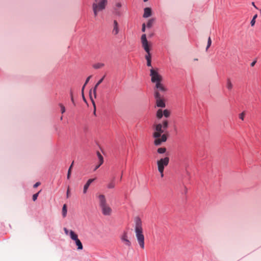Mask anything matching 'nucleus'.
Returning a JSON list of instances; mask_svg holds the SVG:
<instances>
[{"instance_id":"obj_1","label":"nucleus","mask_w":261,"mask_h":261,"mask_svg":"<svg viewBox=\"0 0 261 261\" xmlns=\"http://www.w3.org/2000/svg\"><path fill=\"white\" fill-rule=\"evenodd\" d=\"M135 236L137 240V242L142 249H144L145 243H144V236L143 234V229L142 227V222L141 220L137 217L135 220Z\"/></svg>"},{"instance_id":"obj_2","label":"nucleus","mask_w":261,"mask_h":261,"mask_svg":"<svg viewBox=\"0 0 261 261\" xmlns=\"http://www.w3.org/2000/svg\"><path fill=\"white\" fill-rule=\"evenodd\" d=\"M154 132L153 133V137L155 139L154 144L156 146L160 145L163 142L166 141L167 137L166 134H162L164 130L162 128V125L161 123L154 125Z\"/></svg>"},{"instance_id":"obj_3","label":"nucleus","mask_w":261,"mask_h":261,"mask_svg":"<svg viewBox=\"0 0 261 261\" xmlns=\"http://www.w3.org/2000/svg\"><path fill=\"white\" fill-rule=\"evenodd\" d=\"M98 198L102 214L105 216H110L112 213V209L108 204L105 196L99 194Z\"/></svg>"},{"instance_id":"obj_4","label":"nucleus","mask_w":261,"mask_h":261,"mask_svg":"<svg viewBox=\"0 0 261 261\" xmlns=\"http://www.w3.org/2000/svg\"><path fill=\"white\" fill-rule=\"evenodd\" d=\"M108 4L107 0L94 1L92 4V10L94 17H96L98 13L105 9Z\"/></svg>"},{"instance_id":"obj_5","label":"nucleus","mask_w":261,"mask_h":261,"mask_svg":"<svg viewBox=\"0 0 261 261\" xmlns=\"http://www.w3.org/2000/svg\"><path fill=\"white\" fill-rule=\"evenodd\" d=\"M169 163V158L166 156L161 158L156 161L157 167L161 177H164V170L165 167L167 166Z\"/></svg>"},{"instance_id":"obj_6","label":"nucleus","mask_w":261,"mask_h":261,"mask_svg":"<svg viewBox=\"0 0 261 261\" xmlns=\"http://www.w3.org/2000/svg\"><path fill=\"white\" fill-rule=\"evenodd\" d=\"M141 42L142 46L144 48L145 51L147 53V55L145 56V59L147 61L148 60H151V55L150 53V49L148 45L146 36L145 34H143L141 36Z\"/></svg>"},{"instance_id":"obj_7","label":"nucleus","mask_w":261,"mask_h":261,"mask_svg":"<svg viewBox=\"0 0 261 261\" xmlns=\"http://www.w3.org/2000/svg\"><path fill=\"white\" fill-rule=\"evenodd\" d=\"M150 76H151V81L153 83H155L156 84V83H162L163 81V77L161 75H160L157 70L151 68L150 70Z\"/></svg>"},{"instance_id":"obj_8","label":"nucleus","mask_w":261,"mask_h":261,"mask_svg":"<svg viewBox=\"0 0 261 261\" xmlns=\"http://www.w3.org/2000/svg\"><path fill=\"white\" fill-rule=\"evenodd\" d=\"M167 91V88L162 83H156L154 88V96H155L156 93L159 94H162V93H165Z\"/></svg>"},{"instance_id":"obj_9","label":"nucleus","mask_w":261,"mask_h":261,"mask_svg":"<svg viewBox=\"0 0 261 261\" xmlns=\"http://www.w3.org/2000/svg\"><path fill=\"white\" fill-rule=\"evenodd\" d=\"M69 234L71 239L75 241V243L76 246H77V249H83V246L82 243H81V241L78 239L77 235L76 233H75V232L72 230L70 231Z\"/></svg>"},{"instance_id":"obj_10","label":"nucleus","mask_w":261,"mask_h":261,"mask_svg":"<svg viewBox=\"0 0 261 261\" xmlns=\"http://www.w3.org/2000/svg\"><path fill=\"white\" fill-rule=\"evenodd\" d=\"M154 96L156 101V105L158 107L165 108L166 107L163 95L156 93L155 96Z\"/></svg>"},{"instance_id":"obj_11","label":"nucleus","mask_w":261,"mask_h":261,"mask_svg":"<svg viewBox=\"0 0 261 261\" xmlns=\"http://www.w3.org/2000/svg\"><path fill=\"white\" fill-rule=\"evenodd\" d=\"M120 239L125 245L128 247H130L131 246V242L128 239L127 232H123L120 237Z\"/></svg>"},{"instance_id":"obj_12","label":"nucleus","mask_w":261,"mask_h":261,"mask_svg":"<svg viewBox=\"0 0 261 261\" xmlns=\"http://www.w3.org/2000/svg\"><path fill=\"white\" fill-rule=\"evenodd\" d=\"M119 28L118 23L117 20H114L113 21V28L112 33L114 35H117L119 33Z\"/></svg>"},{"instance_id":"obj_13","label":"nucleus","mask_w":261,"mask_h":261,"mask_svg":"<svg viewBox=\"0 0 261 261\" xmlns=\"http://www.w3.org/2000/svg\"><path fill=\"white\" fill-rule=\"evenodd\" d=\"M97 155L99 160V164L95 167L94 171L96 170L103 163V158L99 151L97 152Z\"/></svg>"},{"instance_id":"obj_14","label":"nucleus","mask_w":261,"mask_h":261,"mask_svg":"<svg viewBox=\"0 0 261 261\" xmlns=\"http://www.w3.org/2000/svg\"><path fill=\"white\" fill-rule=\"evenodd\" d=\"M95 179V178H91L88 179L86 184L84 186L83 193L86 194L90 184Z\"/></svg>"},{"instance_id":"obj_15","label":"nucleus","mask_w":261,"mask_h":261,"mask_svg":"<svg viewBox=\"0 0 261 261\" xmlns=\"http://www.w3.org/2000/svg\"><path fill=\"white\" fill-rule=\"evenodd\" d=\"M143 17L147 18L151 15V9L150 8H145L144 9Z\"/></svg>"},{"instance_id":"obj_16","label":"nucleus","mask_w":261,"mask_h":261,"mask_svg":"<svg viewBox=\"0 0 261 261\" xmlns=\"http://www.w3.org/2000/svg\"><path fill=\"white\" fill-rule=\"evenodd\" d=\"M115 187V178H114L107 185L108 189H114Z\"/></svg>"},{"instance_id":"obj_17","label":"nucleus","mask_w":261,"mask_h":261,"mask_svg":"<svg viewBox=\"0 0 261 261\" xmlns=\"http://www.w3.org/2000/svg\"><path fill=\"white\" fill-rule=\"evenodd\" d=\"M226 87L228 90L230 91L232 89L233 85L230 79H227L226 82Z\"/></svg>"},{"instance_id":"obj_18","label":"nucleus","mask_w":261,"mask_h":261,"mask_svg":"<svg viewBox=\"0 0 261 261\" xmlns=\"http://www.w3.org/2000/svg\"><path fill=\"white\" fill-rule=\"evenodd\" d=\"M105 66V64L102 63H97L94 64L93 65V67L95 69H99L102 68Z\"/></svg>"},{"instance_id":"obj_19","label":"nucleus","mask_w":261,"mask_h":261,"mask_svg":"<svg viewBox=\"0 0 261 261\" xmlns=\"http://www.w3.org/2000/svg\"><path fill=\"white\" fill-rule=\"evenodd\" d=\"M67 212V206L65 204L63 205V208H62V215H63V217H65L66 216Z\"/></svg>"},{"instance_id":"obj_20","label":"nucleus","mask_w":261,"mask_h":261,"mask_svg":"<svg viewBox=\"0 0 261 261\" xmlns=\"http://www.w3.org/2000/svg\"><path fill=\"white\" fill-rule=\"evenodd\" d=\"M73 163H74V162L73 161L72 163H71L70 166L69 167V168L68 169V170L67 178L68 179L70 177V175H71V170H72V168L73 167Z\"/></svg>"},{"instance_id":"obj_21","label":"nucleus","mask_w":261,"mask_h":261,"mask_svg":"<svg viewBox=\"0 0 261 261\" xmlns=\"http://www.w3.org/2000/svg\"><path fill=\"white\" fill-rule=\"evenodd\" d=\"M163 115V111L161 109L158 110L156 112V117L158 119H161Z\"/></svg>"},{"instance_id":"obj_22","label":"nucleus","mask_w":261,"mask_h":261,"mask_svg":"<svg viewBox=\"0 0 261 261\" xmlns=\"http://www.w3.org/2000/svg\"><path fill=\"white\" fill-rule=\"evenodd\" d=\"M162 128L164 130L166 129L168 126V121L167 120H164L162 123Z\"/></svg>"},{"instance_id":"obj_23","label":"nucleus","mask_w":261,"mask_h":261,"mask_svg":"<svg viewBox=\"0 0 261 261\" xmlns=\"http://www.w3.org/2000/svg\"><path fill=\"white\" fill-rule=\"evenodd\" d=\"M166 151V148L165 147H160L157 150V152L159 153L162 154L165 153Z\"/></svg>"},{"instance_id":"obj_24","label":"nucleus","mask_w":261,"mask_h":261,"mask_svg":"<svg viewBox=\"0 0 261 261\" xmlns=\"http://www.w3.org/2000/svg\"><path fill=\"white\" fill-rule=\"evenodd\" d=\"M163 115L165 117L168 118L170 115V112L168 110L166 109L163 111Z\"/></svg>"},{"instance_id":"obj_25","label":"nucleus","mask_w":261,"mask_h":261,"mask_svg":"<svg viewBox=\"0 0 261 261\" xmlns=\"http://www.w3.org/2000/svg\"><path fill=\"white\" fill-rule=\"evenodd\" d=\"M154 20L153 19H149L147 23V27L148 28L151 27L153 23Z\"/></svg>"},{"instance_id":"obj_26","label":"nucleus","mask_w":261,"mask_h":261,"mask_svg":"<svg viewBox=\"0 0 261 261\" xmlns=\"http://www.w3.org/2000/svg\"><path fill=\"white\" fill-rule=\"evenodd\" d=\"M211 44H212V40H211V37H209L208 38V40H207V46L206 47V50H207L208 48L211 45Z\"/></svg>"},{"instance_id":"obj_27","label":"nucleus","mask_w":261,"mask_h":261,"mask_svg":"<svg viewBox=\"0 0 261 261\" xmlns=\"http://www.w3.org/2000/svg\"><path fill=\"white\" fill-rule=\"evenodd\" d=\"M59 106L61 108V113L63 114L65 112V107L62 104L60 103Z\"/></svg>"},{"instance_id":"obj_28","label":"nucleus","mask_w":261,"mask_h":261,"mask_svg":"<svg viewBox=\"0 0 261 261\" xmlns=\"http://www.w3.org/2000/svg\"><path fill=\"white\" fill-rule=\"evenodd\" d=\"M40 191L39 192H38L37 193H36L33 195L32 199L34 201H35L37 199V197L38 196V195H39V193H40Z\"/></svg>"},{"instance_id":"obj_29","label":"nucleus","mask_w":261,"mask_h":261,"mask_svg":"<svg viewBox=\"0 0 261 261\" xmlns=\"http://www.w3.org/2000/svg\"><path fill=\"white\" fill-rule=\"evenodd\" d=\"M245 115V112H243L242 113H241L239 115V118H240L242 120H244Z\"/></svg>"},{"instance_id":"obj_30","label":"nucleus","mask_w":261,"mask_h":261,"mask_svg":"<svg viewBox=\"0 0 261 261\" xmlns=\"http://www.w3.org/2000/svg\"><path fill=\"white\" fill-rule=\"evenodd\" d=\"M114 13L117 15H118V16H120L121 15V12H120V11L119 10V9H117V8H114Z\"/></svg>"},{"instance_id":"obj_31","label":"nucleus","mask_w":261,"mask_h":261,"mask_svg":"<svg viewBox=\"0 0 261 261\" xmlns=\"http://www.w3.org/2000/svg\"><path fill=\"white\" fill-rule=\"evenodd\" d=\"M91 100H92V104H93V107H94L93 114H94V115H96V106H95V103L94 100L92 99H91Z\"/></svg>"},{"instance_id":"obj_32","label":"nucleus","mask_w":261,"mask_h":261,"mask_svg":"<svg viewBox=\"0 0 261 261\" xmlns=\"http://www.w3.org/2000/svg\"><path fill=\"white\" fill-rule=\"evenodd\" d=\"M97 87H98V86H97L96 85H95V86L93 88V94H94L95 98L96 96V90H97Z\"/></svg>"},{"instance_id":"obj_33","label":"nucleus","mask_w":261,"mask_h":261,"mask_svg":"<svg viewBox=\"0 0 261 261\" xmlns=\"http://www.w3.org/2000/svg\"><path fill=\"white\" fill-rule=\"evenodd\" d=\"M121 7V4L119 2H118L115 4V8H117V9H119Z\"/></svg>"},{"instance_id":"obj_34","label":"nucleus","mask_w":261,"mask_h":261,"mask_svg":"<svg viewBox=\"0 0 261 261\" xmlns=\"http://www.w3.org/2000/svg\"><path fill=\"white\" fill-rule=\"evenodd\" d=\"M91 77H92V75H90V76H89L87 78V79H86V81H85V84H85V86H86V85L88 84V83L89 82V81L90 79L91 78Z\"/></svg>"},{"instance_id":"obj_35","label":"nucleus","mask_w":261,"mask_h":261,"mask_svg":"<svg viewBox=\"0 0 261 261\" xmlns=\"http://www.w3.org/2000/svg\"><path fill=\"white\" fill-rule=\"evenodd\" d=\"M69 196H70V190H69V188L68 187L67 192H66V197H67V198H69Z\"/></svg>"},{"instance_id":"obj_36","label":"nucleus","mask_w":261,"mask_h":261,"mask_svg":"<svg viewBox=\"0 0 261 261\" xmlns=\"http://www.w3.org/2000/svg\"><path fill=\"white\" fill-rule=\"evenodd\" d=\"M255 23V20L254 19H252L250 22V24L251 27H253Z\"/></svg>"},{"instance_id":"obj_37","label":"nucleus","mask_w":261,"mask_h":261,"mask_svg":"<svg viewBox=\"0 0 261 261\" xmlns=\"http://www.w3.org/2000/svg\"><path fill=\"white\" fill-rule=\"evenodd\" d=\"M147 65L149 67L151 66V60H148L147 61Z\"/></svg>"},{"instance_id":"obj_38","label":"nucleus","mask_w":261,"mask_h":261,"mask_svg":"<svg viewBox=\"0 0 261 261\" xmlns=\"http://www.w3.org/2000/svg\"><path fill=\"white\" fill-rule=\"evenodd\" d=\"M105 77V75H104L102 78H101V79H100L98 81V82L99 83L101 84V83L103 82V80H104Z\"/></svg>"},{"instance_id":"obj_39","label":"nucleus","mask_w":261,"mask_h":261,"mask_svg":"<svg viewBox=\"0 0 261 261\" xmlns=\"http://www.w3.org/2000/svg\"><path fill=\"white\" fill-rule=\"evenodd\" d=\"M142 31L143 32H144L145 31V23H143L142 24Z\"/></svg>"},{"instance_id":"obj_40","label":"nucleus","mask_w":261,"mask_h":261,"mask_svg":"<svg viewBox=\"0 0 261 261\" xmlns=\"http://www.w3.org/2000/svg\"><path fill=\"white\" fill-rule=\"evenodd\" d=\"M39 185H40V182H37L34 185V188H37L38 186H39Z\"/></svg>"},{"instance_id":"obj_41","label":"nucleus","mask_w":261,"mask_h":261,"mask_svg":"<svg viewBox=\"0 0 261 261\" xmlns=\"http://www.w3.org/2000/svg\"><path fill=\"white\" fill-rule=\"evenodd\" d=\"M70 95H71V100L72 102L74 103V99H73V97L72 92H70Z\"/></svg>"},{"instance_id":"obj_42","label":"nucleus","mask_w":261,"mask_h":261,"mask_svg":"<svg viewBox=\"0 0 261 261\" xmlns=\"http://www.w3.org/2000/svg\"><path fill=\"white\" fill-rule=\"evenodd\" d=\"M64 232L66 234H68V230L66 228H64Z\"/></svg>"},{"instance_id":"obj_43","label":"nucleus","mask_w":261,"mask_h":261,"mask_svg":"<svg viewBox=\"0 0 261 261\" xmlns=\"http://www.w3.org/2000/svg\"><path fill=\"white\" fill-rule=\"evenodd\" d=\"M256 61H254L253 62H252L251 63V67H253L254 66V65L255 64Z\"/></svg>"},{"instance_id":"obj_44","label":"nucleus","mask_w":261,"mask_h":261,"mask_svg":"<svg viewBox=\"0 0 261 261\" xmlns=\"http://www.w3.org/2000/svg\"><path fill=\"white\" fill-rule=\"evenodd\" d=\"M251 4L255 9H258V8L255 6L254 2H252Z\"/></svg>"},{"instance_id":"obj_45","label":"nucleus","mask_w":261,"mask_h":261,"mask_svg":"<svg viewBox=\"0 0 261 261\" xmlns=\"http://www.w3.org/2000/svg\"><path fill=\"white\" fill-rule=\"evenodd\" d=\"M86 86H85V84L83 85V87H82V94H83V92H84V89H85V87Z\"/></svg>"},{"instance_id":"obj_46","label":"nucleus","mask_w":261,"mask_h":261,"mask_svg":"<svg viewBox=\"0 0 261 261\" xmlns=\"http://www.w3.org/2000/svg\"><path fill=\"white\" fill-rule=\"evenodd\" d=\"M257 14H255V15H254L253 16V17L252 19H255H255H256V18H257Z\"/></svg>"},{"instance_id":"obj_47","label":"nucleus","mask_w":261,"mask_h":261,"mask_svg":"<svg viewBox=\"0 0 261 261\" xmlns=\"http://www.w3.org/2000/svg\"><path fill=\"white\" fill-rule=\"evenodd\" d=\"M82 94V96H83V98L84 100H86L85 98V97H84V94Z\"/></svg>"},{"instance_id":"obj_48","label":"nucleus","mask_w":261,"mask_h":261,"mask_svg":"<svg viewBox=\"0 0 261 261\" xmlns=\"http://www.w3.org/2000/svg\"><path fill=\"white\" fill-rule=\"evenodd\" d=\"M100 84L98 82H97L95 85H96L97 86H98Z\"/></svg>"},{"instance_id":"obj_49","label":"nucleus","mask_w":261,"mask_h":261,"mask_svg":"<svg viewBox=\"0 0 261 261\" xmlns=\"http://www.w3.org/2000/svg\"><path fill=\"white\" fill-rule=\"evenodd\" d=\"M198 59H194V61H197Z\"/></svg>"},{"instance_id":"obj_50","label":"nucleus","mask_w":261,"mask_h":261,"mask_svg":"<svg viewBox=\"0 0 261 261\" xmlns=\"http://www.w3.org/2000/svg\"><path fill=\"white\" fill-rule=\"evenodd\" d=\"M63 119V117L61 116V118H60V119L62 120Z\"/></svg>"},{"instance_id":"obj_51","label":"nucleus","mask_w":261,"mask_h":261,"mask_svg":"<svg viewBox=\"0 0 261 261\" xmlns=\"http://www.w3.org/2000/svg\"><path fill=\"white\" fill-rule=\"evenodd\" d=\"M122 174L121 175V176H120V179H122Z\"/></svg>"},{"instance_id":"obj_52","label":"nucleus","mask_w":261,"mask_h":261,"mask_svg":"<svg viewBox=\"0 0 261 261\" xmlns=\"http://www.w3.org/2000/svg\"><path fill=\"white\" fill-rule=\"evenodd\" d=\"M143 1H144V2H147L148 0H143Z\"/></svg>"}]
</instances>
